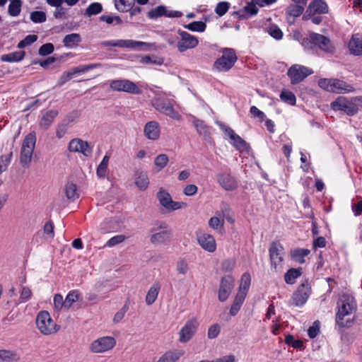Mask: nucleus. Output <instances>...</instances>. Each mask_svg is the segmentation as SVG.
Segmentation results:
<instances>
[{
    "instance_id": "37",
    "label": "nucleus",
    "mask_w": 362,
    "mask_h": 362,
    "mask_svg": "<svg viewBox=\"0 0 362 362\" xmlns=\"http://www.w3.org/2000/svg\"><path fill=\"white\" fill-rule=\"evenodd\" d=\"M157 199L160 204L166 209L168 208L171 201L173 200L170 194L163 188H160L157 193Z\"/></svg>"
},
{
    "instance_id": "45",
    "label": "nucleus",
    "mask_w": 362,
    "mask_h": 362,
    "mask_svg": "<svg viewBox=\"0 0 362 362\" xmlns=\"http://www.w3.org/2000/svg\"><path fill=\"white\" fill-rule=\"evenodd\" d=\"M108 162L109 157L107 156H105L98 166L96 173L100 178H104L106 176Z\"/></svg>"
},
{
    "instance_id": "4",
    "label": "nucleus",
    "mask_w": 362,
    "mask_h": 362,
    "mask_svg": "<svg viewBox=\"0 0 362 362\" xmlns=\"http://www.w3.org/2000/svg\"><path fill=\"white\" fill-rule=\"evenodd\" d=\"M101 47H119L135 49L139 51H149L155 49L156 45L154 43H148L141 41H135L133 40H119L117 41L110 40L101 42L99 44Z\"/></svg>"
},
{
    "instance_id": "54",
    "label": "nucleus",
    "mask_w": 362,
    "mask_h": 362,
    "mask_svg": "<svg viewBox=\"0 0 362 362\" xmlns=\"http://www.w3.org/2000/svg\"><path fill=\"white\" fill-rule=\"evenodd\" d=\"M230 8V4L227 1H221L215 8V13L220 17L224 16Z\"/></svg>"
},
{
    "instance_id": "60",
    "label": "nucleus",
    "mask_w": 362,
    "mask_h": 362,
    "mask_svg": "<svg viewBox=\"0 0 362 362\" xmlns=\"http://www.w3.org/2000/svg\"><path fill=\"white\" fill-rule=\"evenodd\" d=\"M128 309L129 305L127 302H126L123 307L115 315L113 318L114 323L119 322L124 318V315L127 312Z\"/></svg>"
},
{
    "instance_id": "61",
    "label": "nucleus",
    "mask_w": 362,
    "mask_h": 362,
    "mask_svg": "<svg viewBox=\"0 0 362 362\" xmlns=\"http://www.w3.org/2000/svg\"><path fill=\"white\" fill-rule=\"evenodd\" d=\"M100 21H105L108 24L112 23L115 21V24H121L122 23V19L118 16H111L108 15H103L98 18Z\"/></svg>"
},
{
    "instance_id": "31",
    "label": "nucleus",
    "mask_w": 362,
    "mask_h": 362,
    "mask_svg": "<svg viewBox=\"0 0 362 362\" xmlns=\"http://www.w3.org/2000/svg\"><path fill=\"white\" fill-rule=\"evenodd\" d=\"M58 112L54 110H51L46 112L40 122V126L41 128L47 129L49 127V126L52 124L54 118L57 116Z\"/></svg>"
},
{
    "instance_id": "27",
    "label": "nucleus",
    "mask_w": 362,
    "mask_h": 362,
    "mask_svg": "<svg viewBox=\"0 0 362 362\" xmlns=\"http://www.w3.org/2000/svg\"><path fill=\"white\" fill-rule=\"evenodd\" d=\"M193 124L197 133L202 136L204 140L209 141L211 139L209 132V127L207 126L203 120L194 119Z\"/></svg>"
},
{
    "instance_id": "52",
    "label": "nucleus",
    "mask_w": 362,
    "mask_h": 362,
    "mask_svg": "<svg viewBox=\"0 0 362 362\" xmlns=\"http://www.w3.org/2000/svg\"><path fill=\"white\" fill-rule=\"evenodd\" d=\"M54 308L57 311H60L62 309L66 310V305L65 303V300H64L63 296L57 293L54 296Z\"/></svg>"
},
{
    "instance_id": "25",
    "label": "nucleus",
    "mask_w": 362,
    "mask_h": 362,
    "mask_svg": "<svg viewBox=\"0 0 362 362\" xmlns=\"http://www.w3.org/2000/svg\"><path fill=\"white\" fill-rule=\"evenodd\" d=\"M349 49L351 54L362 55V37L358 34L353 35L349 43Z\"/></svg>"
},
{
    "instance_id": "29",
    "label": "nucleus",
    "mask_w": 362,
    "mask_h": 362,
    "mask_svg": "<svg viewBox=\"0 0 362 362\" xmlns=\"http://www.w3.org/2000/svg\"><path fill=\"white\" fill-rule=\"evenodd\" d=\"M182 350H170L163 354L157 362H175L184 354Z\"/></svg>"
},
{
    "instance_id": "34",
    "label": "nucleus",
    "mask_w": 362,
    "mask_h": 362,
    "mask_svg": "<svg viewBox=\"0 0 362 362\" xmlns=\"http://www.w3.org/2000/svg\"><path fill=\"white\" fill-rule=\"evenodd\" d=\"M24 51L13 52L1 56V60L6 62H17L21 61L25 57Z\"/></svg>"
},
{
    "instance_id": "33",
    "label": "nucleus",
    "mask_w": 362,
    "mask_h": 362,
    "mask_svg": "<svg viewBox=\"0 0 362 362\" xmlns=\"http://www.w3.org/2000/svg\"><path fill=\"white\" fill-rule=\"evenodd\" d=\"M310 251L305 248H296L291 252V256L296 262L303 264L305 263L304 257L310 254Z\"/></svg>"
},
{
    "instance_id": "42",
    "label": "nucleus",
    "mask_w": 362,
    "mask_h": 362,
    "mask_svg": "<svg viewBox=\"0 0 362 362\" xmlns=\"http://www.w3.org/2000/svg\"><path fill=\"white\" fill-rule=\"evenodd\" d=\"M166 10L167 8L165 6H158L151 9L147 13V16L151 19H156L162 16H165Z\"/></svg>"
},
{
    "instance_id": "19",
    "label": "nucleus",
    "mask_w": 362,
    "mask_h": 362,
    "mask_svg": "<svg viewBox=\"0 0 362 362\" xmlns=\"http://www.w3.org/2000/svg\"><path fill=\"white\" fill-rule=\"evenodd\" d=\"M68 149L71 152H78L85 156L90 155V148L87 141H84L81 139H73L69 141Z\"/></svg>"
},
{
    "instance_id": "10",
    "label": "nucleus",
    "mask_w": 362,
    "mask_h": 362,
    "mask_svg": "<svg viewBox=\"0 0 362 362\" xmlns=\"http://www.w3.org/2000/svg\"><path fill=\"white\" fill-rule=\"evenodd\" d=\"M177 33L181 37L177 43V48L180 52H184L197 46L199 41L195 36L181 30H178Z\"/></svg>"
},
{
    "instance_id": "2",
    "label": "nucleus",
    "mask_w": 362,
    "mask_h": 362,
    "mask_svg": "<svg viewBox=\"0 0 362 362\" xmlns=\"http://www.w3.org/2000/svg\"><path fill=\"white\" fill-rule=\"evenodd\" d=\"M36 143V135L34 132L27 134L23 141L21 153L20 163L25 168H29Z\"/></svg>"
},
{
    "instance_id": "28",
    "label": "nucleus",
    "mask_w": 362,
    "mask_h": 362,
    "mask_svg": "<svg viewBox=\"0 0 362 362\" xmlns=\"http://www.w3.org/2000/svg\"><path fill=\"white\" fill-rule=\"evenodd\" d=\"M90 69V66L88 65L83 67H76L71 71L64 72L59 78V84L62 85L65 83L66 81L70 80L74 75L80 74L81 73H84L88 71Z\"/></svg>"
},
{
    "instance_id": "38",
    "label": "nucleus",
    "mask_w": 362,
    "mask_h": 362,
    "mask_svg": "<svg viewBox=\"0 0 362 362\" xmlns=\"http://www.w3.org/2000/svg\"><path fill=\"white\" fill-rule=\"evenodd\" d=\"M117 10L120 12H127L134 4L135 0H114Z\"/></svg>"
},
{
    "instance_id": "6",
    "label": "nucleus",
    "mask_w": 362,
    "mask_h": 362,
    "mask_svg": "<svg viewBox=\"0 0 362 362\" xmlns=\"http://www.w3.org/2000/svg\"><path fill=\"white\" fill-rule=\"evenodd\" d=\"M238 59L235 52L232 48H224L223 55L217 59L214 66L218 71H227L230 70Z\"/></svg>"
},
{
    "instance_id": "21",
    "label": "nucleus",
    "mask_w": 362,
    "mask_h": 362,
    "mask_svg": "<svg viewBox=\"0 0 362 362\" xmlns=\"http://www.w3.org/2000/svg\"><path fill=\"white\" fill-rule=\"evenodd\" d=\"M305 5L298 4H291L285 9V13L287 21L290 24L295 22V18L300 16L305 10Z\"/></svg>"
},
{
    "instance_id": "46",
    "label": "nucleus",
    "mask_w": 362,
    "mask_h": 362,
    "mask_svg": "<svg viewBox=\"0 0 362 362\" xmlns=\"http://www.w3.org/2000/svg\"><path fill=\"white\" fill-rule=\"evenodd\" d=\"M169 161L168 156L165 153L157 156L154 159V164L158 168V171L163 170Z\"/></svg>"
},
{
    "instance_id": "48",
    "label": "nucleus",
    "mask_w": 362,
    "mask_h": 362,
    "mask_svg": "<svg viewBox=\"0 0 362 362\" xmlns=\"http://www.w3.org/2000/svg\"><path fill=\"white\" fill-rule=\"evenodd\" d=\"M185 28L194 32H204L206 30V25L203 21H193L185 25Z\"/></svg>"
},
{
    "instance_id": "59",
    "label": "nucleus",
    "mask_w": 362,
    "mask_h": 362,
    "mask_svg": "<svg viewBox=\"0 0 362 362\" xmlns=\"http://www.w3.org/2000/svg\"><path fill=\"white\" fill-rule=\"evenodd\" d=\"M127 237L124 235H117L111 238L107 243L106 246L114 247L119 243H122L126 240Z\"/></svg>"
},
{
    "instance_id": "16",
    "label": "nucleus",
    "mask_w": 362,
    "mask_h": 362,
    "mask_svg": "<svg viewBox=\"0 0 362 362\" xmlns=\"http://www.w3.org/2000/svg\"><path fill=\"white\" fill-rule=\"evenodd\" d=\"M283 250L284 247L279 242L274 241L271 243L269 247V257L272 266L276 269L277 265L281 264L283 261Z\"/></svg>"
},
{
    "instance_id": "51",
    "label": "nucleus",
    "mask_w": 362,
    "mask_h": 362,
    "mask_svg": "<svg viewBox=\"0 0 362 362\" xmlns=\"http://www.w3.org/2000/svg\"><path fill=\"white\" fill-rule=\"evenodd\" d=\"M30 18L35 23H41L46 21L47 16L44 11H33L30 13Z\"/></svg>"
},
{
    "instance_id": "64",
    "label": "nucleus",
    "mask_w": 362,
    "mask_h": 362,
    "mask_svg": "<svg viewBox=\"0 0 362 362\" xmlns=\"http://www.w3.org/2000/svg\"><path fill=\"white\" fill-rule=\"evenodd\" d=\"M32 296V291L31 290L27 287L23 286L21 290V296H20V300L22 303L27 302L30 300Z\"/></svg>"
},
{
    "instance_id": "30",
    "label": "nucleus",
    "mask_w": 362,
    "mask_h": 362,
    "mask_svg": "<svg viewBox=\"0 0 362 362\" xmlns=\"http://www.w3.org/2000/svg\"><path fill=\"white\" fill-rule=\"evenodd\" d=\"M332 93L350 92L354 88L348 85L345 81L339 79L332 78Z\"/></svg>"
},
{
    "instance_id": "47",
    "label": "nucleus",
    "mask_w": 362,
    "mask_h": 362,
    "mask_svg": "<svg viewBox=\"0 0 362 362\" xmlns=\"http://www.w3.org/2000/svg\"><path fill=\"white\" fill-rule=\"evenodd\" d=\"M140 62L144 64H152L156 65H161L163 63V59L158 57L156 55H146L141 57Z\"/></svg>"
},
{
    "instance_id": "15",
    "label": "nucleus",
    "mask_w": 362,
    "mask_h": 362,
    "mask_svg": "<svg viewBox=\"0 0 362 362\" xmlns=\"http://www.w3.org/2000/svg\"><path fill=\"white\" fill-rule=\"evenodd\" d=\"M197 239L199 245L202 249L209 252H214L216 250V240L212 235L206 233H197Z\"/></svg>"
},
{
    "instance_id": "3",
    "label": "nucleus",
    "mask_w": 362,
    "mask_h": 362,
    "mask_svg": "<svg viewBox=\"0 0 362 362\" xmlns=\"http://www.w3.org/2000/svg\"><path fill=\"white\" fill-rule=\"evenodd\" d=\"M168 228V224L164 221L156 223V226L149 230L152 233L150 237L151 243L156 245L169 243L172 238V231Z\"/></svg>"
},
{
    "instance_id": "7",
    "label": "nucleus",
    "mask_w": 362,
    "mask_h": 362,
    "mask_svg": "<svg viewBox=\"0 0 362 362\" xmlns=\"http://www.w3.org/2000/svg\"><path fill=\"white\" fill-rule=\"evenodd\" d=\"M110 88L114 91L125 92L130 94L139 95L141 89L133 81L128 79H117L109 81Z\"/></svg>"
},
{
    "instance_id": "41",
    "label": "nucleus",
    "mask_w": 362,
    "mask_h": 362,
    "mask_svg": "<svg viewBox=\"0 0 362 362\" xmlns=\"http://www.w3.org/2000/svg\"><path fill=\"white\" fill-rule=\"evenodd\" d=\"M21 1H11L8 7V13L12 17L18 16L21 11Z\"/></svg>"
},
{
    "instance_id": "43",
    "label": "nucleus",
    "mask_w": 362,
    "mask_h": 362,
    "mask_svg": "<svg viewBox=\"0 0 362 362\" xmlns=\"http://www.w3.org/2000/svg\"><path fill=\"white\" fill-rule=\"evenodd\" d=\"M1 362H14L19 360V356L14 352L7 350H0Z\"/></svg>"
},
{
    "instance_id": "20",
    "label": "nucleus",
    "mask_w": 362,
    "mask_h": 362,
    "mask_svg": "<svg viewBox=\"0 0 362 362\" xmlns=\"http://www.w3.org/2000/svg\"><path fill=\"white\" fill-rule=\"evenodd\" d=\"M231 140V144L238 151H243L248 148V144L229 127L222 128Z\"/></svg>"
},
{
    "instance_id": "23",
    "label": "nucleus",
    "mask_w": 362,
    "mask_h": 362,
    "mask_svg": "<svg viewBox=\"0 0 362 362\" xmlns=\"http://www.w3.org/2000/svg\"><path fill=\"white\" fill-rule=\"evenodd\" d=\"M134 184L141 190L145 191L149 185V179L146 171L141 169L135 170L134 174Z\"/></svg>"
},
{
    "instance_id": "40",
    "label": "nucleus",
    "mask_w": 362,
    "mask_h": 362,
    "mask_svg": "<svg viewBox=\"0 0 362 362\" xmlns=\"http://www.w3.org/2000/svg\"><path fill=\"white\" fill-rule=\"evenodd\" d=\"M81 298V295L77 290H73L69 292L65 298L66 310H69L72 305Z\"/></svg>"
},
{
    "instance_id": "49",
    "label": "nucleus",
    "mask_w": 362,
    "mask_h": 362,
    "mask_svg": "<svg viewBox=\"0 0 362 362\" xmlns=\"http://www.w3.org/2000/svg\"><path fill=\"white\" fill-rule=\"evenodd\" d=\"M12 156V152L0 156V175L7 170L8 166L11 163Z\"/></svg>"
},
{
    "instance_id": "11",
    "label": "nucleus",
    "mask_w": 362,
    "mask_h": 362,
    "mask_svg": "<svg viewBox=\"0 0 362 362\" xmlns=\"http://www.w3.org/2000/svg\"><path fill=\"white\" fill-rule=\"evenodd\" d=\"M198 326L199 323L196 319L193 318L187 320L179 332L178 341L180 343H187L190 341L195 334Z\"/></svg>"
},
{
    "instance_id": "26",
    "label": "nucleus",
    "mask_w": 362,
    "mask_h": 362,
    "mask_svg": "<svg viewBox=\"0 0 362 362\" xmlns=\"http://www.w3.org/2000/svg\"><path fill=\"white\" fill-rule=\"evenodd\" d=\"M308 7L314 15L326 14L329 12L328 5L325 0H313L309 4Z\"/></svg>"
},
{
    "instance_id": "18",
    "label": "nucleus",
    "mask_w": 362,
    "mask_h": 362,
    "mask_svg": "<svg viewBox=\"0 0 362 362\" xmlns=\"http://www.w3.org/2000/svg\"><path fill=\"white\" fill-rule=\"evenodd\" d=\"M155 107L159 112L174 119L180 120L182 117L179 113L175 110L173 104L169 100H158L156 103Z\"/></svg>"
},
{
    "instance_id": "35",
    "label": "nucleus",
    "mask_w": 362,
    "mask_h": 362,
    "mask_svg": "<svg viewBox=\"0 0 362 362\" xmlns=\"http://www.w3.org/2000/svg\"><path fill=\"white\" fill-rule=\"evenodd\" d=\"M81 41V37L78 33L66 35L63 39L64 47L72 48L76 47Z\"/></svg>"
},
{
    "instance_id": "58",
    "label": "nucleus",
    "mask_w": 362,
    "mask_h": 362,
    "mask_svg": "<svg viewBox=\"0 0 362 362\" xmlns=\"http://www.w3.org/2000/svg\"><path fill=\"white\" fill-rule=\"evenodd\" d=\"M176 269L177 272L180 274H186L189 269L187 261L185 259H181L178 260L176 264Z\"/></svg>"
},
{
    "instance_id": "5",
    "label": "nucleus",
    "mask_w": 362,
    "mask_h": 362,
    "mask_svg": "<svg viewBox=\"0 0 362 362\" xmlns=\"http://www.w3.org/2000/svg\"><path fill=\"white\" fill-rule=\"evenodd\" d=\"M36 326L40 332L44 335H50L56 333L60 328L52 319L49 312L40 311L36 317Z\"/></svg>"
},
{
    "instance_id": "57",
    "label": "nucleus",
    "mask_w": 362,
    "mask_h": 362,
    "mask_svg": "<svg viewBox=\"0 0 362 362\" xmlns=\"http://www.w3.org/2000/svg\"><path fill=\"white\" fill-rule=\"evenodd\" d=\"M235 265V261L233 259H225L221 263V270L223 272H230L234 269Z\"/></svg>"
},
{
    "instance_id": "50",
    "label": "nucleus",
    "mask_w": 362,
    "mask_h": 362,
    "mask_svg": "<svg viewBox=\"0 0 362 362\" xmlns=\"http://www.w3.org/2000/svg\"><path fill=\"white\" fill-rule=\"evenodd\" d=\"M251 277L249 273H244L241 277L239 291H244L246 294L250 288Z\"/></svg>"
},
{
    "instance_id": "1",
    "label": "nucleus",
    "mask_w": 362,
    "mask_h": 362,
    "mask_svg": "<svg viewBox=\"0 0 362 362\" xmlns=\"http://www.w3.org/2000/svg\"><path fill=\"white\" fill-rule=\"evenodd\" d=\"M338 310L336 315V323L342 328H350L353 326L354 319H347L344 322L345 316L351 314L356 310V303L354 298L349 294H343L338 303Z\"/></svg>"
},
{
    "instance_id": "39",
    "label": "nucleus",
    "mask_w": 362,
    "mask_h": 362,
    "mask_svg": "<svg viewBox=\"0 0 362 362\" xmlns=\"http://www.w3.org/2000/svg\"><path fill=\"white\" fill-rule=\"evenodd\" d=\"M64 192L68 199L74 201L78 198L76 185L73 182H68L66 185Z\"/></svg>"
},
{
    "instance_id": "22",
    "label": "nucleus",
    "mask_w": 362,
    "mask_h": 362,
    "mask_svg": "<svg viewBox=\"0 0 362 362\" xmlns=\"http://www.w3.org/2000/svg\"><path fill=\"white\" fill-rule=\"evenodd\" d=\"M217 181L224 189L228 191H233L238 187L236 180L229 173L218 174Z\"/></svg>"
},
{
    "instance_id": "32",
    "label": "nucleus",
    "mask_w": 362,
    "mask_h": 362,
    "mask_svg": "<svg viewBox=\"0 0 362 362\" xmlns=\"http://www.w3.org/2000/svg\"><path fill=\"white\" fill-rule=\"evenodd\" d=\"M301 274V267L289 269L284 274V281L287 284H293Z\"/></svg>"
},
{
    "instance_id": "14",
    "label": "nucleus",
    "mask_w": 362,
    "mask_h": 362,
    "mask_svg": "<svg viewBox=\"0 0 362 362\" xmlns=\"http://www.w3.org/2000/svg\"><path fill=\"white\" fill-rule=\"evenodd\" d=\"M116 344V340L112 337H103L92 342V351L103 353L112 349Z\"/></svg>"
},
{
    "instance_id": "17",
    "label": "nucleus",
    "mask_w": 362,
    "mask_h": 362,
    "mask_svg": "<svg viewBox=\"0 0 362 362\" xmlns=\"http://www.w3.org/2000/svg\"><path fill=\"white\" fill-rule=\"evenodd\" d=\"M311 40L313 43V49L315 47H319L321 50L326 52H332V47L331 45L330 40L321 34H318L314 32L310 33Z\"/></svg>"
},
{
    "instance_id": "36",
    "label": "nucleus",
    "mask_w": 362,
    "mask_h": 362,
    "mask_svg": "<svg viewBox=\"0 0 362 362\" xmlns=\"http://www.w3.org/2000/svg\"><path fill=\"white\" fill-rule=\"evenodd\" d=\"M160 291L158 284H154L148 290L146 296V303L147 305H152L157 299Z\"/></svg>"
},
{
    "instance_id": "13",
    "label": "nucleus",
    "mask_w": 362,
    "mask_h": 362,
    "mask_svg": "<svg viewBox=\"0 0 362 362\" xmlns=\"http://www.w3.org/2000/svg\"><path fill=\"white\" fill-rule=\"evenodd\" d=\"M311 74L309 69L303 66L293 65L287 72L288 76L291 78L292 84L301 82L305 78Z\"/></svg>"
},
{
    "instance_id": "56",
    "label": "nucleus",
    "mask_w": 362,
    "mask_h": 362,
    "mask_svg": "<svg viewBox=\"0 0 362 362\" xmlns=\"http://www.w3.org/2000/svg\"><path fill=\"white\" fill-rule=\"evenodd\" d=\"M54 47L52 43H45L42 45L38 50V54L41 56H46L53 52Z\"/></svg>"
},
{
    "instance_id": "8",
    "label": "nucleus",
    "mask_w": 362,
    "mask_h": 362,
    "mask_svg": "<svg viewBox=\"0 0 362 362\" xmlns=\"http://www.w3.org/2000/svg\"><path fill=\"white\" fill-rule=\"evenodd\" d=\"M311 294V286L308 280L302 282L291 296L292 304L296 307H301L308 300Z\"/></svg>"
},
{
    "instance_id": "63",
    "label": "nucleus",
    "mask_w": 362,
    "mask_h": 362,
    "mask_svg": "<svg viewBox=\"0 0 362 362\" xmlns=\"http://www.w3.org/2000/svg\"><path fill=\"white\" fill-rule=\"evenodd\" d=\"M269 34L276 40H281L283 37V33L281 30L276 25L271 26L269 28Z\"/></svg>"
},
{
    "instance_id": "44",
    "label": "nucleus",
    "mask_w": 362,
    "mask_h": 362,
    "mask_svg": "<svg viewBox=\"0 0 362 362\" xmlns=\"http://www.w3.org/2000/svg\"><path fill=\"white\" fill-rule=\"evenodd\" d=\"M281 100L288 105H294L296 103V95L290 90L284 89L280 94Z\"/></svg>"
},
{
    "instance_id": "55",
    "label": "nucleus",
    "mask_w": 362,
    "mask_h": 362,
    "mask_svg": "<svg viewBox=\"0 0 362 362\" xmlns=\"http://www.w3.org/2000/svg\"><path fill=\"white\" fill-rule=\"evenodd\" d=\"M37 40L36 35H28L23 40L20 41L18 44V48H23L34 43Z\"/></svg>"
},
{
    "instance_id": "12",
    "label": "nucleus",
    "mask_w": 362,
    "mask_h": 362,
    "mask_svg": "<svg viewBox=\"0 0 362 362\" xmlns=\"http://www.w3.org/2000/svg\"><path fill=\"white\" fill-rule=\"evenodd\" d=\"M235 286V279L231 275H227L221 278L218 298L221 302H225L230 295Z\"/></svg>"
},
{
    "instance_id": "24",
    "label": "nucleus",
    "mask_w": 362,
    "mask_h": 362,
    "mask_svg": "<svg viewBox=\"0 0 362 362\" xmlns=\"http://www.w3.org/2000/svg\"><path fill=\"white\" fill-rule=\"evenodd\" d=\"M144 134L148 139L156 140L158 139L160 136L158 122L156 121L147 122L144 127Z\"/></svg>"
},
{
    "instance_id": "62",
    "label": "nucleus",
    "mask_w": 362,
    "mask_h": 362,
    "mask_svg": "<svg viewBox=\"0 0 362 362\" xmlns=\"http://www.w3.org/2000/svg\"><path fill=\"white\" fill-rule=\"evenodd\" d=\"M221 332V327L219 325L214 324L209 327L207 337L209 339H214L217 337V336Z\"/></svg>"
},
{
    "instance_id": "53",
    "label": "nucleus",
    "mask_w": 362,
    "mask_h": 362,
    "mask_svg": "<svg viewBox=\"0 0 362 362\" xmlns=\"http://www.w3.org/2000/svg\"><path fill=\"white\" fill-rule=\"evenodd\" d=\"M224 220H221L216 216L211 217L209 221V226L214 230H221L223 229Z\"/></svg>"
},
{
    "instance_id": "9",
    "label": "nucleus",
    "mask_w": 362,
    "mask_h": 362,
    "mask_svg": "<svg viewBox=\"0 0 362 362\" xmlns=\"http://www.w3.org/2000/svg\"><path fill=\"white\" fill-rule=\"evenodd\" d=\"M331 107L335 111H343L349 116L356 115L358 111V106L354 100H349L343 96H339L333 101L331 103Z\"/></svg>"
}]
</instances>
